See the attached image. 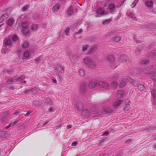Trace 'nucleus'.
I'll return each mask as SVG.
<instances>
[{"label": "nucleus", "mask_w": 156, "mask_h": 156, "mask_svg": "<svg viewBox=\"0 0 156 156\" xmlns=\"http://www.w3.org/2000/svg\"><path fill=\"white\" fill-rule=\"evenodd\" d=\"M7 51V49L3 48L2 50V52L3 53H5Z\"/></svg>", "instance_id": "obj_59"}, {"label": "nucleus", "mask_w": 156, "mask_h": 156, "mask_svg": "<svg viewBox=\"0 0 156 156\" xmlns=\"http://www.w3.org/2000/svg\"><path fill=\"white\" fill-rule=\"evenodd\" d=\"M86 89V85L85 83H83L80 87V90L83 93V92Z\"/></svg>", "instance_id": "obj_25"}, {"label": "nucleus", "mask_w": 156, "mask_h": 156, "mask_svg": "<svg viewBox=\"0 0 156 156\" xmlns=\"http://www.w3.org/2000/svg\"><path fill=\"white\" fill-rule=\"evenodd\" d=\"M30 7V6L28 5H24L22 11H27Z\"/></svg>", "instance_id": "obj_40"}, {"label": "nucleus", "mask_w": 156, "mask_h": 156, "mask_svg": "<svg viewBox=\"0 0 156 156\" xmlns=\"http://www.w3.org/2000/svg\"><path fill=\"white\" fill-rule=\"evenodd\" d=\"M7 115V114L6 113H5L4 114H3V116L1 118V120L2 122L4 121L6 119Z\"/></svg>", "instance_id": "obj_43"}, {"label": "nucleus", "mask_w": 156, "mask_h": 156, "mask_svg": "<svg viewBox=\"0 0 156 156\" xmlns=\"http://www.w3.org/2000/svg\"><path fill=\"white\" fill-rule=\"evenodd\" d=\"M46 103L47 104V105H50L53 104V102L51 99L48 98L46 100Z\"/></svg>", "instance_id": "obj_27"}, {"label": "nucleus", "mask_w": 156, "mask_h": 156, "mask_svg": "<svg viewBox=\"0 0 156 156\" xmlns=\"http://www.w3.org/2000/svg\"><path fill=\"white\" fill-rule=\"evenodd\" d=\"M29 25L27 22H23L22 24L23 30H22V33L25 35L27 34L29 32L28 27Z\"/></svg>", "instance_id": "obj_3"}, {"label": "nucleus", "mask_w": 156, "mask_h": 156, "mask_svg": "<svg viewBox=\"0 0 156 156\" xmlns=\"http://www.w3.org/2000/svg\"><path fill=\"white\" fill-rule=\"evenodd\" d=\"M31 113V112H27L26 114H25V116H28Z\"/></svg>", "instance_id": "obj_63"}, {"label": "nucleus", "mask_w": 156, "mask_h": 156, "mask_svg": "<svg viewBox=\"0 0 156 156\" xmlns=\"http://www.w3.org/2000/svg\"><path fill=\"white\" fill-rule=\"evenodd\" d=\"M77 143L76 142L74 141L72 143V146H76V145H77Z\"/></svg>", "instance_id": "obj_60"}, {"label": "nucleus", "mask_w": 156, "mask_h": 156, "mask_svg": "<svg viewBox=\"0 0 156 156\" xmlns=\"http://www.w3.org/2000/svg\"><path fill=\"white\" fill-rule=\"evenodd\" d=\"M12 36H8L4 39V46H9L12 44Z\"/></svg>", "instance_id": "obj_4"}, {"label": "nucleus", "mask_w": 156, "mask_h": 156, "mask_svg": "<svg viewBox=\"0 0 156 156\" xmlns=\"http://www.w3.org/2000/svg\"><path fill=\"white\" fill-rule=\"evenodd\" d=\"M128 16L130 18L133 20H136V18L133 13H127Z\"/></svg>", "instance_id": "obj_29"}, {"label": "nucleus", "mask_w": 156, "mask_h": 156, "mask_svg": "<svg viewBox=\"0 0 156 156\" xmlns=\"http://www.w3.org/2000/svg\"><path fill=\"white\" fill-rule=\"evenodd\" d=\"M29 52L27 51H25L23 54L24 57L26 58H29Z\"/></svg>", "instance_id": "obj_41"}, {"label": "nucleus", "mask_w": 156, "mask_h": 156, "mask_svg": "<svg viewBox=\"0 0 156 156\" xmlns=\"http://www.w3.org/2000/svg\"><path fill=\"white\" fill-rule=\"evenodd\" d=\"M39 27L38 25L36 24H34L31 26V28L33 31H36Z\"/></svg>", "instance_id": "obj_23"}, {"label": "nucleus", "mask_w": 156, "mask_h": 156, "mask_svg": "<svg viewBox=\"0 0 156 156\" xmlns=\"http://www.w3.org/2000/svg\"><path fill=\"white\" fill-rule=\"evenodd\" d=\"M76 106L78 109L80 110H82L83 108V105L81 103H78L76 105Z\"/></svg>", "instance_id": "obj_28"}, {"label": "nucleus", "mask_w": 156, "mask_h": 156, "mask_svg": "<svg viewBox=\"0 0 156 156\" xmlns=\"http://www.w3.org/2000/svg\"><path fill=\"white\" fill-rule=\"evenodd\" d=\"M121 39V37L117 35L114 37L112 39V41L115 42H118L120 41Z\"/></svg>", "instance_id": "obj_17"}, {"label": "nucleus", "mask_w": 156, "mask_h": 156, "mask_svg": "<svg viewBox=\"0 0 156 156\" xmlns=\"http://www.w3.org/2000/svg\"><path fill=\"white\" fill-rule=\"evenodd\" d=\"M82 114L83 115H85L86 117H88V116L90 115V112L87 110H85L83 111Z\"/></svg>", "instance_id": "obj_26"}, {"label": "nucleus", "mask_w": 156, "mask_h": 156, "mask_svg": "<svg viewBox=\"0 0 156 156\" xmlns=\"http://www.w3.org/2000/svg\"><path fill=\"white\" fill-rule=\"evenodd\" d=\"M33 105L35 106H38L40 105V103L39 101L37 100L34 101L33 103Z\"/></svg>", "instance_id": "obj_45"}, {"label": "nucleus", "mask_w": 156, "mask_h": 156, "mask_svg": "<svg viewBox=\"0 0 156 156\" xmlns=\"http://www.w3.org/2000/svg\"><path fill=\"white\" fill-rule=\"evenodd\" d=\"M138 88L140 90L143 91L145 87L143 85L140 84L138 85Z\"/></svg>", "instance_id": "obj_44"}, {"label": "nucleus", "mask_w": 156, "mask_h": 156, "mask_svg": "<svg viewBox=\"0 0 156 156\" xmlns=\"http://www.w3.org/2000/svg\"><path fill=\"white\" fill-rule=\"evenodd\" d=\"M43 57V55H41L37 58H36L35 59V61L36 63H39V62L41 59Z\"/></svg>", "instance_id": "obj_34"}, {"label": "nucleus", "mask_w": 156, "mask_h": 156, "mask_svg": "<svg viewBox=\"0 0 156 156\" xmlns=\"http://www.w3.org/2000/svg\"><path fill=\"white\" fill-rule=\"evenodd\" d=\"M153 92V101L154 103H156V90H154L153 91H151V93Z\"/></svg>", "instance_id": "obj_24"}, {"label": "nucleus", "mask_w": 156, "mask_h": 156, "mask_svg": "<svg viewBox=\"0 0 156 156\" xmlns=\"http://www.w3.org/2000/svg\"><path fill=\"white\" fill-rule=\"evenodd\" d=\"M25 78V76H22L18 78L17 77H16L14 78H13L12 79L9 80L8 81L9 83H12L13 82H16V81H22L20 82L22 84H25L26 83V81H22Z\"/></svg>", "instance_id": "obj_2"}, {"label": "nucleus", "mask_w": 156, "mask_h": 156, "mask_svg": "<svg viewBox=\"0 0 156 156\" xmlns=\"http://www.w3.org/2000/svg\"><path fill=\"white\" fill-rule=\"evenodd\" d=\"M97 49L96 46H91L90 48V53H91Z\"/></svg>", "instance_id": "obj_35"}, {"label": "nucleus", "mask_w": 156, "mask_h": 156, "mask_svg": "<svg viewBox=\"0 0 156 156\" xmlns=\"http://www.w3.org/2000/svg\"><path fill=\"white\" fill-rule=\"evenodd\" d=\"M79 72L80 75L82 76H84L85 74V71L82 69H79Z\"/></svg>", "instance_id": "obj_32"}, {"label": "nucleus", "mask_w": 156, "mask_h": 156, "mask_svg": "<svg viewBox=\"0 0 156 156\" xmlns=\"http://www.w3.org/2000/svg\"><path fill=\"white\" fill-rule=\"evenodd\" d=\"M53 75L54 77H53L52 79V82L53 83L56 84L57 83V80L56 79H55V78L56 77V76H57V77L58 78H59L60 80L62 78V77L61 76V75L59 74H56L54 73L53 74Z\"/></svg>", "instance_id": "obj_8"}, {"label": "nucleus", "mask_w": 156, "mask_h": 156, "mask_svg": "<svg viewBox=\"0 0 156 156\" xmlns=\"http://www.w3.org/2000/svg\"><path fill=\"white\" fill-rule=\"evenodd\" d=\"M111 21V20H105L103 22V24L105 25L110 22Z\"/></svg>", "instance_id": "obj_52"}, {"label": "nucleus", "mask_w": 156, "mask_h": 156, "mask_svg": "<svg viewBox=\"0 0 156 156\" xmlns=\"http://www.w3.org/2000/svg\"><path fill=\"white\" fill-rule=\"evenodd\" d=\"M126 79H122L121 80L119 86L120 87H122L126 85Z\"/></svg>", "instance_id": "obj_14"}, {"label": "nucleus", "mask_w": 156, "mask_h": 156, "mask_svg": "<svg viewBox=\"0 0 156 156\" xmlns=\"http://www.w3.org/2000/svg\"><path fill=\"white\" fill-rule=\"evenodd\" d=\"M152 130H153V129H152V128L150 127H149L147 128V129H145V131L146 130L147 132H151Z\"/></svg>", "instance_id": "obj_55"}, {"label": "nucleus", "mask_w": 156, "mask_h": 156, "mask_svg": "<svg viewBox=\"0 0 156 156\" xmlns=\"http://www.w3.org/2000/svg\"><path fill=\"white\" fill-rule=\"evenodd\" d=\"M70 29L69 28H67L65 30V33L67 35H68Z\"/></svg>", "instance_id": "obj_54"}, {"label": "nucleus", "mask_w": 156, "mask_h": 156, "mask_svg": "<svg viewBox=\"0 0 156 156\" xmlns=\"http://www.w3.org/2000/svg\"><path fill=\"white\" fill-rule=\"evenodd\" d=\"M54 69L58 73H64V68L61 65H57L54 67Z\"/></svg>", "instance_id": "obj_6"}, {"label": "nucleus", "mask_w": 156, "mask_h": 156, "mask_svg": "<svg viewBox=\"0 0 156 156\" xmlns=\"http://www.w3.org/2000/svg\"><path fill=\"white\" fill-rule=\"evenodd\" d=\"M111 88L112 89H114L116 88L118 86V83L116 81H113L110 84Z\"/></svg>", "instance_id": "obj_16"}, {"label": "nucleus", "mask_w": 156, "mask_h": 156, "mask_svg": "<svg viewBox=\"0 0 156 156\" xmlns=\"http://www.w3.org/2000/svg\"><path fill=\"white\" fill-rule=\"evenodd\" d=\"M104 111L107 113H109L112 111V110L109 108H105Z\"/></svg>", "instance_id": "obj_48"}, {"label": "nucleus", "mask_w": 156, "mask_h": 156, "mask_svg": "<svg viewBox=\"0 0 156 156\" xmlns=\"http://www.w3.org/2000/svg\"><path fill=\"white\" fill-rule=\"evenodd\" d=\"M25 17V16L24 15H21L19 16L18 18V20L20 21H21L22 20H23V18Z\"/></svg>", "instance_id": "obj_51"}, {"label": "nucleus", "mask_w": 156, "mask_h": 156, "mask_svg": "<svg viewBox=\"0 0 156 156\" xmlns=\"http://www.w3.org/2000/svg\"><path fill=\"white\" fill-rule=\"evenodd\" d=\"M49 112H54V109L52 107H50L48 109Z\"/></svg>", "instance_id": "obj_57"}, {"label": "nucleus", "mask_w": 156, "mask_h": 156, "mask_svg": "<svg viewBox=\"0 0 156 156\" xmlns=\"http://www.w3.org/2000/svg\"><path fill=\"white\" fill-rule=\"evenodd\" d=\"M74 12V10L73 6H71L69 9L68 11V14L69 16H71L73 14Z\"/></svg>", "instance_id": "obj_18"}, {"label": "nucleus", "mask_w": 156, "mask_h": 156, "mask_svg": "<svg viewBox=\"0 0 156 156\" xmlns=\"http://www.w3.org/2000/svg\"><path fill=\"white\" fill-rule=\"evenodd\" d=\"M39 15L38 14H35L34 16V18L35 19H38L39 18Z\"/></svg>", "instance_id": "obj_56"}, {"label": "nucleus", "mask_w": 156, "mask_h": 156, "mask_svg": "<svg viewBox=\"0 0 156 156\" xmlns=\"http://www.w3.org/2000/svg\"><path fill=\"white\" fill-rule=\"evenodd\" d=\"M116 2H118V3L116 5V7L117 8H119L120 7L123 3V2H122V1H119V0H116L115 2V4H116Z\"/></svg>", "instance_id": "obj_30"}, {"label": "nucleus", "mask_w": 156, "mask_h": 156, "mask_svg": "<svg viewBox=\"0 0 156 156\" xmlns=\"http://www.w3.org/2000/svg\"><path fill=\"white\" fill-rule=\"evenodd\" d=\"M128 81H129V82L131 83L134 86H136L137 85L136 80H133L131 78H129Z\"/></svg>", "instance_id": "obj_33"}, {"label": "nucleus", "mask_w": 156, "mask_h": 156, "mask_svg": "<svg viewBox=\"0 0 156 156\" xmlns=\"http://www.w3.org/2000/svg\"><path fill=\"white\" fill-rule=\"evenodd\" d=\"M130 103V101H129L127 102V103L126 104L124 108V109L125 110H128L129 108L130 105L129 103Z\"/></svg>", "instance_id": "obj_42"}, {"label": "nucleus", "mask_w": 156, "mask_h": 156, "mask_svg": "<svg viewBox=\"0 0 156 156\" xmlns=\"http://www.w3.org/2000/svg\"><path fill=\"white\" fill-rule=\"evenodd\" d=\"M97 84V82L95 81H90L89 84V87L91 88L95 87Z\"/></svg>", "instance_id": "obj_15"}, {"label": "nucleus", "mask_w": 156, "mask_h": 156, "mask_svg": "<svg viewBox=\"0 0 156 156\" xmlns=\"http://www.w3.org/2000/svg\"><path fill=\"white\" fill-rule=\"evenodd\" d=\"M96 12L97 13L101 15L106 14L104 9L101 8L97 9L96 10Z\"/></svg>", "instance_id": "obj_12"}, {"label": "nucleus", "mask_w": 156, "mask_h": 156, "mask_svg": "<svg viewBox=\"0 0 156 156\" xmlns=\"http://www.w3.org/2000/svg\"><path fill=\"white\" fill-rule=\"evenodd\" d=\"M60 7V5L57 3L55 4L53 6L52 9V11L53 12H57L59 9Z\"/></svg>", "instance_id": "obj_7"}, {"label": "nucleus", "mask_w": 156, "mask_h": 156, "mask_svg": "<svg viewBox=\"0 0 156 156\" xmlns=\"http://www.w3.org/2000/svg\"><path fill=\"white\" fill-rule=\"evenodd\" d=\"M82 32V30L80 29V30L76 33V34H80V33H81Z\"/></svg>", "instance_id": "obj_61"}, {"label": "nucleus", "mask_w": 156, "mask_h": 156, "mask_svg": "<svg viewBox=\"0 0 156 156\" xmlns=\"http://www.w3.org/2000/svg\"><path fill=\"white\" fill-rule=\"evenodd\" d=\"M83 62L86 65L90 68H93L96 66V65L90 57H87L84 58Z\"/></svg>", "instance_id": "obj_1"}, {"label": "nucleus", "mask_w": 156, "mask_h": 156, "mask_svg": "<svg viewBox=\"0 0 156 156\" xmlns=\"http://www.w3.org/2000/svg\"><path fill=\"white\" fill-rule=\"evenodd\" d=\"M98 84L100 87L105 88L106 90L105 92H106L107 90L109 89V85L107 82L103 81H100L99 82Z\"/></svg>", "instance_id": "obj_5"}, {"label": "nucleus", "mask_w": 156, "mask_h": 156, "mask_svg": "<svg viewBox=\"0 0 156 156\" xmlns=\"http://www.w3.org/2000/svg\"><path fill=\"white\" fill-rule=\"evenodd\" d=\"M12 72V71L11 69H7V70H4V72L5 73H7L9 74L10 73Z\"/></svg>", "instance_id": "obj_53"}, {"label": "nucleus", "mask_w": 156, "mask_h": 156, "mask_svg": "<svg viewBox=\"0 0 156 156\" xmlns=\"http://www.w3.org/2000/svg\"><path fill=\"white\" fill-rule=\"evenodd\" d=\"M88 47L89 46L87 45H84L83 46L82 48V51H86Z\"/></svg>", "instance_id": "obj_39"}, {"label": "nucleus", "mask_w": 156, "mask_h": 156, "mask_svg": "<svg viewBox=\"0 0 156 156\" xmlns=\"http://www.w3.org/2000/svg\"><path fill=\"white\" fill-rule=\"evenodd\" d=\"M37 88L36 87H34L32 88L31 90L28 89L25 90L24 93H27L28 92H30L31 93H35L37 92Z\"/></svg>", "instance_id": "obj_20"}, {"label": "nucleus", "mask_w": 156, "mask_h": 156, "mask_svg": "<svg viewBox=\"0 0 156 156\" xmlns=\"http://www.w3.org/2000/svg\"><path fill=\"white\" fill-rule=\"evenodd\" d=\"M109 133L108 131H106L104 133L102 134V136H107Z\"/></svg>", "instance_id": "obj_58"}, {"label": "nucleus", "mask_w": 156, "mask_h": 156, "mask_svg": "<svg viewBox=\"0 0 156 156\" xmlns=\"http://www.w3.org/2000/svg\"><path fill=\"white\" fill-rule=\"evenodd\" d=\"M107 59L111 62H114L115 60V57L112 55H108L107 57Z\"/></svg>", "instance_id": "obj_10"}, {"label": "nucleus", "mask_w": 156, "mask_h": 156, "mask_svg": "<svg viewBox=\"0 0 156 156\" xmlns=\"http://www.w3.org/2000/svg\"><path fill=\"white\" fill-rule=\"evenodd\" d=\"M29 46V44L28 42L27 41L23 42V44L22 45V47L23 48H27Z\"/></svg>", "instance_id": "obj_36"}, {"label": "nucleus", "mask_w": 156, "mask_h": 156, "mask_svg": "<svg viewBox=\"0 0 156 156\" xmlns=\"http://www.w3.org/2000/svg\"><path fill=\"white\" fill-rule=\"evenodd\" d=\"M156 55V50H154L152 51L151 53H150L151 57H153V56Z\"/></svg>", "instance_id": "obj_46"}, {"label": "nucleus", "mask_w": 156, "mask_h": 156, "mask_svg": "<svg viewBox=\"0 0 156 156\" xmlns=\"http://www.w3.org/2000/svg\"><path fill=\"white\" fill-rule=\"evenodd\" d=\"M151 78L156 81V73H154L152 74V75L151 76Z\"/></svg>", "instance_id": "obj_49"}, {"label": "nucleus", "mask_w": 156, "mask_h": 156, "mask_svg": "<svg viewBox=\"0 0 156 156\" xmlns=\"http://www.w3.org/2000/svg\"><path fill=\"white\" fill-rule=\"evenodd\" d=\"M115 7V5L113 3H111L108 5V9L111 11H113Z\"/></svg>", "instance_id": "obj_22"}, {"label": "nucleus", "mask_w": 156, "mask_h": 156, "mask_svg": "<svg viewBox=\"0 0 156 156\" xmlns=\"http://www.w3.org/2000/svg\"><path fill=\"white\" fill-rule=\"evenodd\" d=\"M49 122V121L47 120L46 122H45L43 124V127H44V126L45 125L47 124Z\"/></svg>", "instance_id": "obj_62"}, {"label": "nucleus", "mask_w": 156, "mask_h": 156, "mask_svg": "<svg viewBox=\"0 0 156 156\" xmlns=\"http://www.w3.org/2000/svg\"><path fill=\"white\" fill-rule=\"evenodd\" d=\"M146 6L148 7H152L153 5V2L152 1L147 0L145 3Z\"/></svg>", "instance_id": "obj_13"}, {"label": "nucleus", "mask_w": 156, "mask_h": 156, "mask_svg": "<svg viewBox=\"0 0 156 156\" xmlns=\"http://www.w3.org/2000/svg\"><path fill=\"white\" fill-rule=\"evenodd\" d=\"M124 94V92L123 91L120 90L117 92L116 96L117 98H121L123 96Z\"/></svg>", "instance_id": "obj_11"}, {"label": "nucleus", "mask_w": 156, "mask_h": 156, "mask_svg": "<svg viewBox=\"0 0 156 156\" xmlns=\"http://www.w3.org/2000/svg\"><path fill=\"white\" fill-rule=\"evenodd\" d=\"M149 62V61L146 59H142L140 62V63L141 64H145L148 63Z\"/></svg>", "instance_id": "obj_31"}, {"label": "nucleus", "mask_w": 156, "mask_h": 156, "mask_svg": "<svg viewBox=\"0 0 156 156\" xmlns=\"http://www.w3.org/2000/svg\"><path fill=\"white\" fill-rule=\"evenodd\" d=\"M126 57L125 55H122L120 56V58H119L118 61L119 62H121L125 61H126Z\"/></svg>", "instance_id": "obj_19"}, {"label": "nucleus", "mask_w": 156, "mask_h": 156, "mask_svg": "<svg viewBox=\"0 0 156 156\" xmlns=\"http://www.w3.org/2000/svg\"><path fill=\"white\" fill-rule=\"evenodd\" d=\"M12 40L13 41H16L18 40V38L16 35H14L13 37H12Z\"/></svg>", "instance_id": "obj_47"}, {"label": "nucleus", "mask_w": 156, "mask_h": 156, "mask_svg": "<svg viewBox=\"0 0 156 156\" xmlns=\"http://www.w3.org/2000/svg\"><path fill=\"white\" fill-rule=\"evenodd\" d=\"M123 101L120 99H118L113 104V106L114 107H117L119 106L122 103Z\"/></svg>", "instance_id": "obj_9"}, {"label": "nucleus", "mask_w": 156, "mask_h": 156, "mask_svg": "<svg viewBox=\"0 0 156 156\" xmlns=\"http://www.w3.org/2000/svg\"><path fill=\"white\" fill-rule=\"evenodd\" d=\"M8 17V15L7 14H3L1 17H0V20L3 18V19L5 20Z\"/></svg>", "instance_id": "obj_38"}, {"label": "nucleus", "mask_w": 156, "mask_h": 156, "mask_svg": "<svg viewBox=\"0 0 156 156\" xmlns=\"http://www.w3.org/2000/svg\"><path fill=\"white\" fill-rule=\"evenodd\" d=\"M14 21L12 19L10 18L8 20L7 22V24L8 26H11L14 23Z\"/></svg>", "instance_id": "obj_21"}, {"label": "nucleus", "mask_w": 156, "mask_h": 156, "mask_svg": "<svg viewBox=\"0 0 156 156\" xmlns=\"http://www.w3.org/2000/svg\"><path fill=\"white\" fill-rule=\"evenodd\" d=\"M25 17V16L24 15H21L19 16L18 18V20L20 21H21L22 20H23V18Z\"/></svg>", "instance_id": "obj_50"}, {"label": "nucleus", "mask_w": 156, "mask_h": 156, "mask_svg": "<svg viewBox=\"0 0 156 156\" xmlns=\"http://www.w3.org/2000/svg\"><path fill=\"white\" fill-rule=\"evenodd\" d=\"M119 79V77L118 75H115L113 76L112 78V80L113 81H116Z\"/></svg>", "instance_id": "obj_37"}, {"label": "nucleus", "mask_w": 156, "mask_h": 156, "mask_svg": "<svg viewBox=\"0 0 156 156\" xmlns=\"http://www.w3.org/2000/svg\"><path fill=\"white\" fill-rule=\"evenodd\" d=\"M152 138L153 139H156V135H153L152 136Z\"/></svg>", "instance_id": "obj_64"}]
</instances>
